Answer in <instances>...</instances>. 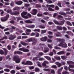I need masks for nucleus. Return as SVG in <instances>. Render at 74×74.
Wrapping results in <instances>:
<instances>
[{
    "instance_id": "obj_5",
    "label": "nucleus",
    "mask_w": 74,
    "mask_h": 74,
    "mask_svg": "<svg viewBox=\"0 0 74 74\" xmlns=\"http://www.w3.org/2000/svg\"><path fill=\"white\" fill-rule=\"evenodd\" d=\"M27 12L23 11V12L21 13V15L22 17L23 18H25V19H28V17L26 15L27 14Z\"/></svg>"
},
{
    "instance_id": "obj_54",
    "label": "nucleus",
    "mask_w": 74,
    "mask_h": 74,
    "mask_svg": "<svg viewBox=\"0 0 74 74\" xmlns=\"http://www.w3.org/2000/svg\"><path fill=\"white\" fill-rule=\"evenodd\" d=\"M56 60H60V57H56L55 58Z\"/></svg>"
},
{
    "instance_id": "obj_42",
    "label": "nucleus",
    "mask_w": 74,
    "mask_h": 74,
    "mask_svg": "<svg viewBox=\"0 0 74 74\" xmlns=\"http://www.w3.org/2000/svg\"><path fill=\"white\" fill-rule=\"evenodd\" d=\"M42 14L39 13L37 14V16L38 17L42 16Z\"/></svg>"
},
{
    "instance_id": "obj_9",
    "label": "nucleus",
    "mask_w": 74,
    "mask_h": 74,
    "mask_svg": "<svg viewBox=\"0 0 74 74\" xmlns=\"http://www.w3.org/2000/svg\"><path fill=\"white\" fill-rule=\"evenodd\" d=\"M37 13V10L36 9H33L32 10V12H31L32 14L34 15H36Z\"/></svg>"
},
{
    "instance_id": "obj_14",
    "label": "nucleus",
    "mask_w": 74,
    "mask_h": 74,
    "mask_svg": "<svg viewBox=\"0 0 74 74\" xmlns=\"http://www.w3.org/2000/svg\"><path fill=\"white\" fill-rule=\"evenodd\" d=\"M26 32L25 33L27 36L28 35H30V32H32V30L31 29H26Z\"/></svg>"
},
{
    "instance_id": "obj_60",
    "label": "nucleus",
    "mask_w": 74,
    "mask_h": 74,
    "mask_svg": "<svg viewBox=\"0 0 74 74\" xmlns=\"http://www.w3.org/2000/svg\"><path fill=\"white\" fill-rule=\"evenodd\" d=\"M3 39V40H4V39H5V40H7V36H5L4 37H3V38H2Z\"/></svg>"
},
{
    "instance_id": "obj_36",
    "label": "nucleus",
    "mask_w": 74,
    "mask_h": 74,
    "mask_svg": "<svg viewBox=\"0 0 74 74\" xmlns=\"http://www.w3.org/2000/svg\"><path fill=\"white\" fill-rule=\"evenodd\" d=\"M13 9L14 11H15L16 10H19V7H16L14 8Z\"/></svg>"
},
{
    "instance_id": "obj_37",
    "label": "nucleus",
    "mask_w": 74,
    "mask_h": 74,
    "mask_svg": "<svg viewBox=\"0 0 74 74\" xmlns=\"http://www.w3.org/2000/svg\"><path fill=\"white\" fill-rule=\"evenodd\" d=\"M48 10L49 11H54L53 9L51 8L50 7H49L48 8Z\"/></svg>"
},
{
    "instance_id": "obj_12",
    "label": "nucleus",
    "mask_w": 74,
    "mask_h": 74,
    "mask_svg": "<svg viewBox=\"0 0 74 74\" xmlns=\"http://www.w3.org/2000/svg\"><path fill=\"white\" fill-rule=\"evenodd\" d=\"M11 14L12 15H19V12L15 11L14 12H12Z\"/></svg>"
},
{
    "instance_id": "obj_40",
    "label": "nucleus",
    "mask_w": 74,
    "mask_h": 74,
    "mask_svg": "<svg viewBox=\"0 0 74 74\" xmlns=\"http://www.w3.org/2000/svg\"><path fill=\"white\" fill-rule=\"evenodd\" d=\"M53 22H54L55 24H56V25H59V23L58 22V21H57L56 20H54Z\"/></svg>"
},
{
    "instance_id": "obj_39",
    "label": "nucleus",
    "mask_w": 74,
    "mask_h": 74,
    "mask_svg": "<svg viewBox=\"0 0 74 74\" xmlns=\"http://www.w3.org/2000/svg\"><path fill=\"white\" fill-rule=\"evenodd\" d=\"M35 71L36 72H39L40 71V69L38 68H36L35 69Z\"/></svg>"
},
{
    "instance_id": "obj_56",
    "label": "nucleus",
    "mask_w": 74,
    "mask_h": 74,
    "mask_svg": "<svg viewBox=\"0 0 74 74\" xmlns=\"http://www.w3.org/2000/svg\"><path fill=\"white\" fill-rule=\"evenodd\" d=\"M39 55H40V56H41L42 55H44V53L42 52H39L38 53Z\"/></svg>"
},
{
    "instance_id": "obj_18",
    "label": "nucleus",
    "mask_w": 74,
    "mask_h": 74,
    "mask_svg": "<svg viewBox=\"0 0 74 74\" xmlns=\"http://www.w3.org/2000/svg\"><path fill=\"white\" fill-rule=\"evenodd\" d=\"M26 65H33V63L31 61H26Z\"/></svg>"
},
{
    "instance_id": "obj_34",
    "label": "nucleus",
    "mask_w": 74,
    "mask_h": 74,
    "mask_svg": "<svg viewBox=\"0 0 74 74\" xmlns=\"http://www.w3.org/2000/svg\"><path fill=\"white\" fill-rule=\"evenodd\" d=\"M0 54L1 55H4V51L0 49Z\"/></svg>"
},
{
    "instance_id": "obj_63",
    "label": "nucleus",
    "mask_w": 74,
    "mask_h": 74,
    "mask_svg": "<svg viewBox=\"0 0 74 74\" xmlns=\"http://www.w3.org/2000/svg\"><path fill=\"white\" fill-rule=\"evenodd\" d=\"M22 64H24V65H26V62L24 61H23L21 62Z\"/></svg>"
},
{
    "instance_id": "obj_44",
    "label": "nucleus",
    "mask_w": 74,
    "mask_h": 74,
    "mask_svg": "<svg viewBox=\"0 0 74 74\" xmlns=\"http://www.w3.org/2000/svg\"><path fill=\"white\" fill-rule=\"evenodd\" d=\"M38 63L37 65L38 66L40 67H41L42 66H41V63L40 62H38Z\"/></svg>"
},
{
    "instance_id": "obj_30",
    "label": "nucleus",
    "mask_w": 74,
    "mask_h": 74,
    "mask_svg": "<svg viewBox=\"0 0 74 74\" xmlns=\"http://www.w3.org/2000/svg\"><path fill=\"white\" fill-rule=\"evenodd\" d=\"M49 51V49L48 48H45V49L44 50V52L45 53H47Z\"/></svg>"
},
{
    "instance_id": "obj_47",
    "label": "nucleus",
    "mask_w": 74,
    "mask_h": 74,
    "mask_svg": "<svg viewBox=\"0 0 74 74\" xmlns=\"http://www.w3.org/2000/svg\"><path fill=\"white\" fill-rule=\"evenodd\" d=\"M66 23L67 24V25H69L70 26H72V24H71V23L70 22L67 21L66 22Z\"/></svg>"
},
{
    "instance_id": "obj_27",
    "label": "nucleus",
    "mask_w": 74,
    "mask_h": 74,
    "mask_svg": "<svg viewBox=\"0 0 74 74\" xmlns=\"http://www.w3.org/2000/svg\"><path fill=\"white\" fill-rule=\"evenodd\" d=\"M64 53V51H61L57 53L58 55H63Z\"/></svg>"
},
{
    "instance_id": "obj_45",
    "label": "nucleus",
    "mask_w": 74,
    "mask_h": 74,
    "mask_svg": "<svg viewBox=\"0 0 74 74\" xmlns=\"http://www.w3.org/2000/svg\"><path fill=\"white\" fill-rule=\"evenodd\" d=\"M49 18V17L48 16H45L43 18V19H45V20H47V19H48Z\"/></svg>"
},
{
    "instance_id": "obj_29",
    "label": "nucleus",
    "mask_w": 74,
    "mask_h": 74,
    "mask_svg": "<svg viewBox=\"0 0 74 74\" xmlns=\"http://www.w3.org/2000/svg\"><path fill=\"white\" fill-rule=\"evenodd\" d=\"M61 59H63V60H65V59H66L67 58V56H61Z\"/></svg>"
},
{
    "instance_id": "obj_15",
    "label": "nucleus",
    "mask_w": 74,
    "mask_h": 74,
    "mask_svg": "<svg viewBox=\"0 0 74 74\" xmlns=\"http://www.w3.org/2000/svg\"><path fill=\"white\" fill-rule=\"evenodd\" d=\"M47 36H45L44 37L41 38H40V40L42 41H46L47 40Z\"/></svg>"
},
{
    "instance_id": "obj_21",
    "label": "nucleus",
    "mask_w": 74,
    "mask_h": 74,
    "mask_svg": "<svg viewBox=\"0 0 74 74\" xmlns=\"http://www.w3.org/2000/svg\"><path fill=\"white\" fill-rule=\"evenodd\" d=\"M5 67L6 68H9V69H11L13 68V66H10L8 64H6L5 65Z\"/></svg>"
},
{
    "instance_id": "obj_55",
    "label": "nucleus",
    "mask_w": 74,
    "mask_h": 74,
    "mask_svg": "<svg viewBox=\"0 0 74 74\" xmlns=\"http://www.w3.org/2000/svg\"><path fill=\"white\" fill-rule=\"evenodd\" d=\"M34 32H40V30L39 29H36L34 30Z\"/></svg>"
},
{
    "instance_id": "obj_53",
    "label": "nucleus",
    "mask_w": 74,
    "mask_h": 74,
    "mask_svg": "<svg viewBox=\"0 0 74 74\" xmlns=\"http://www.w3.org/2000/svg\"><path fill=\"white\" fill-rule=\"evenodd\" d=\"M43 14L45 15H48L49 14V13L47 12H45L43 13Z\"/></svg>"
},
{
    "instance_id": "obj_26",
    "label": "nucleus",
    "mask_w": 74,
    "mask_h": 74,
    "mask_svg": "<svg viewBox=\"0 0 74 74\" xmlns=\"http://www.w3.org/2000/svg\"><path fill=\"white\" fill-rule=\"evenodd\" d=\"M57 28L59 30H63V28L60 26H57Z\"/></svg>"
},
{
    "instance_id": "obj_24",
    "label": "nucleus",
    "mask_w": 74,
    "mask_h": 74,
    "mask_svg": "<svg viewBox=\"0 0 74 74\" xmlns=\"http://www.w3.org/2000/svg\"><path fill=\"white\" fill-rule=\"evenodd\" d=\"M25 22L26 23H32L33 22L31 21L30 20H27L25 21Z\"/></svg>"
},
{
    "instance_id": "obj_17",
    "label": "nucleus",
    "mask_w": 74,
    "mask_h": 74,
    "mask_svg": "<svg viewBox=\"0 0 74 74\" xmlns=\"http://www.w3.org/2000/svg\"><path fill=\"white\" fill-rule=\"evenodd\" d=\"M1 20L2 22H5L7 21V17H2L1 18Z\"/></svg>"
},
{
    "instance_id": "obj_28",
    "label": "nucleus",
    "mask_w": 74,
    "mask_h": 74,
    "mask_svg": "<svg viewBox=\"0 0 74 74\" xmlns=\"http://www.w3.org/2000/svg\"><path fill=\"white\" fill-rule=\"evenodd\" d=\"M3 49L4 50L5 52V55H6L7 54V53H8V50H7L5 48H3Z\"/></svg>"
},
{
    "instance_id": "obj_13",
    "label": "nucleus",
    "mask_w": 74,
    "mask_h": 74,
    "mask_svg": "<svg viewBox=\"0 0 74 74\" xmlns=\"http://www.w3.org/2000/svg\"><path fill=\"white\" fill-rule=\"evenodd\" d=\"M55 37H62V34L59 32H58L57 33L54 34Z\"/></svg>"
},
{
    "instance_id": "obj_62",
    "label": "nucleus",
    "mask_w": 74,
    "mask_h": 74,
    "mask_svg": "<svg viewBox=\"0 0 74 74\" xmlns=\"http://www.w3.org/2000/svg\"><path fill=\"white\" fill-rule=\"evenodd\" d=\"M69 67L70 68H74V65H69Z\"/></svg>"
},
{
    "instance_id": "obj_43",
    "label": "nucleus",
    "mask_w": 74,
    "mask_h": 74,
    "mask_svg": "<svg viewBox=\"0 0 74 74\" xmlns=\"http://www.w3.org/2000/svg\"><path fill=\"white\" fill-rule=\"evenodd\" d=\"M4 71L6 72H10V70L8 69H4Z\"/></svg>"
},
{
    "instance_id": "obj_59",
    "label": "nucleus",
    "mask_w": 74,
    "mask_h": 74,
    "mask_svg": "<svg viewBox=\"0 0 74 74\" xmlns=\"http://www.w3.org/2000/svg\"><path fill=\"white\" fill-rule=\"evenodd\" d=\"M29 70H33V69H34V67L33 66H32L31 67H29Z\"/></svg>"
},
{
    "instance_id": "obj_58",
    "label": "nucleus",
    "mask_w": 74,
    "mask_h": 74,
    "mask_svg": "<svg viewBox=\"0 0 74 74\" xmlns=\"http://www.w3.org/2000/svg\"><path fill=\"white\" fill-rule=\"evenodd\" d=\"M54 49H61L59 47L57 46H55L54 47Z\"/></svg>"
},
{
    "instance_id": "obj_4",
    "label": "nucleus",
    "mask_w": 74,
    "mask_h": 74,
    "mask_svg": "<svg viewBox=\"0 0 74 74\" xmlns=\"http://www.w3.org/2000/svg\"><path fill=\"white\" fill-rule=\"evenodd\" d=\"M58 46L62 47L63 48H67V45L64 41L61 42L60 44H58Z\"/></svg>"
},
{
    "instance_id": "obj_61",
    "label": "nucleus",
    "mask_w": 74,
    "mask_h": 74,
    "mask_svg": "<svg viewBox=\"0 0 74 74\" xmlns=\"http://www.w3.org/2000/svg\"><path fill=\"white\" fill-rule=\"evenodd\" d=\"M55 9L56 10H59V8L57 6H56L55 7Z\"/></svg>"
},
{
    "instance_id": "obj_41",
    "label": "nucleus",
    "mask_w": 74,
    "mask_h": 74,
    "mask_svg": "<svg viewBox=\"0 0 74 74\" xmlns=\"http://www.w3.org/2000/svg\"><path fill=\"white\" fill-rule=\"evenodd\" d=\"M11 74H14L15 73V70H13L10 71Z\"/></svg>"
},
{
    "instance_id": "obj_25",
    "label": "nucleus",
    "mask_w": 74,
    "mask_h": 74,
    "mask_svg": "<svg viewBox=\"0 0 74 74\" xmlns=\"http://www.w3.org/2000/svg\"><path fill=\"white\" fill-rule=\"evenodd\" d=\"M56 64V65H58V67H60L61 66H62V64H61V63L58 62H57L55 63Z\"/></svg>"
},
{
    "instance_id": "obj_46",
    "label": "nucleus",
    "mask_w": 74,
    "mask_h": 74,
    "mask_svg": "<svg viewBox=\"0 0 74 74\" xmlns=\"http://www.w3.org/2000/svg\"><path fill=\"white\" fill-rule=\"evenodd\" d=\"M7 48L8 49V50H11V46L10 45H8L7 46Z\"/></svg>"
},
{
    "instance_id": "obj_6",
    "label": "nucleus",
    "mask_w": 74,
    "mask_h": 74,
    "mask_svg": "<svg viewBox=\"0 0 74 74\" xmlns=\"http://www.w3.org/2000/svg\"><path fill=\"white\" fill-rule=\"evenodd\" d=\"M49 62L48 61H45L44 62L42 63V66L43 67H45V68H48L49 67V66L48 65H47L46 64H49Z\"/></svg>"
},
{
    "instance_id": "obj_20",
    "label": "nucleus",
    "mask_w": 74,
    "mask_h": 74,
    "mask_svg": "<svg viewBox=\"0 0 74 74\" xmlns=\"http://www.w3.org/2000/svg\"><path fill=\"white\" fill-rule=\"evenodd\" d=\"M63 69V67H61L60 69H58V74H61L60 72H62V70Z\"/></svg>"
},
{
    "instance_id": "obj_57",
    "label": "nucleus",
    "mask_w": 74,
    "mask_h": 74,
    "mask_svg": "<svg viewBox=\"0 0 74 74\" xmlns=\"http://www.w3.org/2000/svg\"><path fill=\"white\" fill-rule=\"evenodd\" d=\"M6 12L8 13H10L12 12V10H8L6 11Z\"/></svg>"
},
{
    "instance_id": "obj_8",
    "label": "nucleus",
    "mask_w": 74,
    "mask_h": 74,
    "mask_svg": "<svg viewBox=\"0 0 74 74\" xmlns=\"http://www.w3.org/2000/svg\"><path fill=\"white\" fill-rule=\"evenodd\" d=\"M15 38H16V36L15 35L11 34L10 36L9 39L10 40H12L15 39Z\"/></svg>"
},
{
    "instance_id": "obj_11",
    "label": "nucleus",
    "mask_w": 74,
    "mask_h": 74,
    "mask_svg": "<svg viewBox=\"0 0 74 74\" xmlns=\"http://www.w3.org/2000/svg\"><path fill=\"white\" fill-rule=\"evenodd\" d=\"M23 1H17L16 3L15 4L18 5H21L22 4H23Z\"/></svg>"
},
{
    "instance_id": "obj_52",
    "label": "nucleus",
    "mask_w": 74,
    "mask_h": 74,
    "mask_svg": "<svg viewBox=\"0 0 74 74\" xmlns=\"http://www.w3.org/2000/svg\"><path fill=\"white\" fill-rule=\"evenodd\" d=\"M10 5L12 7H14V2L12 1L10 3Z\"/></svg>"
},
{
    "instance_id": "obj_64",
    "label": "nucleus",
    "mask_w": 74,
    "mask_h": 74,
    "mask_svg": "<svg viewBox=\"0 0 74 74\" xmlns=\"http://www.w3.org/2000/svg\"><path fill=\"white\" fill-rule=\"evenodd\" d=\"M51 73H52L53 74H55V71L54 70L52 69L51 71Z\"/></svg>"
},
{
    "instance_id": "obj_2",
    "label": "nucleus",
    "mask_w": 74,
    "mask_h": 74,
    "mask_svg": "<svg viewBox=\"0 0 74 74\" xmlns=\"http://www.w3.org/2000/svg\"><path fill=\"white\" fill-rule=\"evenodd\" d=\"M13 61H15L16 63H19L21 62V59L18 56H15L13 58Z\"/></svg>"
},
{
    "instance_id": "obj_7",
    "label": "nucleus",
    "mask_w": 74,
    "mask_h": 74,
    "mask_svg": "<svg viewBox=\"0 0 74 74\" xmlns=\"http://www.w3.org/2000/svg\"><path fill=\"white\" fill-rule=\"evenodd\" d=\"M19 51H23L24 52H27L29 51V50L25 48V47H23L22 48H20L18 49Z\"/></svg>"
},
{
    "instance_id": "obj_33",
    "label": "nucleus",
    "mask_w": 74,
    "mask_h": 74,
    "mask_svg": "<svg viewBox=\"0 0 74 74\" xmlns=\"http://www.w3.org/2000/svg\"><path fill=\"white\" fill-rule=\"evenodd\" d=\"M33 61H35V60H39V58L38 57H35L33 58Z\"/></svg>"
},
{
    "instance_id": "obj_49",
    "label": "nucleus",
    "mask_w": 74,
    "mask_h": 74,
    "mask_svg": "<svg viewBox=\"0 0 74 74\" xmlns=\"http://www.w3.org/2000/svg\"><path fill=\"white\" fill-rule=\"evenodd\" d=\"M47 31L46 30H41V34H44V33H46Z\"/></svg>"
},
{
    "instance_id": "obj_35",
    "label": "nucleus",
    "mask_w": 74,
    "mask_h": 74,
    "mask_svg": "<svg viewBox=\"0 0 74 74\" xmlns=\"http://www.w3.org/2000/svg\"><path fill=\"white\" fill-rule=\"evenodd\" d=\"M59 14L64 16L66 15V14L65 13L63 12H59Z\"/></svg>"
},
{
    "instance_id": "obj_10",
    "label": "nucleus",
    "mask_w": 74,
    "mask_h": 74,
    "mask_svg": "<svg viewBox=\"0 0 74 74\" xmlns=\"http://www.w3.org/2000/svg\"><path fill=\"white\" fill-rule=\"evenodd\" d=\"M14 55H16V54H18V55H22L23 53L19 51H15L14 52Z\"/></svg>"
},
{
    "instance_id": "obj_16",
    "label": "nucleus",
    "mask_w": 74,
    "mask_h": 74,
    "mask_svg": "<svg viewBox=\"0 0 74 74\" xmlns=\"http://www.w3.org/2000/svg\"><path fill=\"white\" fill-rule=\"evenodd\" d=\"M56 40L57 41H58V42H63V41H65V40H64V39H61L60 38H57Z\"/></svg>"
},
{
    "instance_id": "obj_50",
    "label": "nucleus",
    "mask_w": 74,
    "mask_h": 74,
    "mask_svg": "<svg viewBox=\"0 0 74 74\" xmlns=\"http://www.w3.org/2000/svg\"><path fill=\"white\" fill-rule=\"evenodd\" d=\"M51 68H53V69H57V66H56V65H53L51 66Z\"/></svg>"
},
{
    "instance_id": "obj_19",
    "label": "nucleus",
    "mask_w": 74,
    "mask_h": 74,
    "mask_svg": "<svg viewBox=\"0 0 74 74\" xmlns=\"http://www.w3.org/2000/svg\"><path fill=\"white\" fill-rule=\"evenodd\" d=\"M27 27L30 29H33L35 27V25H31L27 26Z\"/></svg>"
},
{
    "instance_id": "obj_48",
    "label": "nucleus",
    "mask_w": 74,
    "mask_h": 74,
    "mask_svg": "<svg viewBox=\"0 0 74 74\" xmlns=\"http://www.w3.org/2000/svg\"><path fill=\"white\" fill-rule=\"evenodd\" d=\"M22 45H24L25 46V45H28V44L27 43H26L23 42L21 43Z\"/></svg>"
},
{
    "instance_id": "obj_22",
    "label": "nucleus",
    "mask_w": 74,
    "mask_h": 74,
    "mask_svg": "<svg viewBox=\"0 0 74 74\" xmlns=\"http://www.w3.org/2000/svg\"><path fill=\"white\" fill-rule=\"evenodd\" d=\"M67 63L68 64H72L74 65V62L71 61H67Z\"/></svg>"
},
{
    "instance_id": "obj_1",
    "label": "nucleus",
    "mask_w": 74,
    "mask_h": 74,
    "mask_svg": "<svg viewBox=\"0 0 74 74\" xmlns=\"http://www.w3.org/2000/svg\"><path fill=\"white\" fill-rule=\"evenodd\" d=\"M31 41H32L33 42L32 43V45H36L37 43V40L35 38H30L29 39L26 40H25V42H30Z\"/></svg>"
},
{
    "instance_id": "obj_3",
    "label": "nucleus",
    "mask_w": 74,
    "mask_h": 74,
    "mask_svg": "<svg viewBox=\"0 0 74 74\" xmlns=\"http://www.w3.org/2000/svg\"><path fill=\"white\" fill-rule=\"evenodd\" d=\"M63 16L60 15H58V19H59L60 20H63L62 21H60V23H59V25H63L64 23V22H66V21L64 20H62V19L60 18H63Z\"/></svg>"
},
{
    "instance_id": "obj_31",
    "label": "nucleus",
    "mask_w": 74,
    "mask_h": 74,
    "mask_svg": "<svg viewBox=\"0 0 74 74\" xmlns=\"http://www.w3.org/2000/svg\"><path fill=\"white\" fill-rule=\"evenodd\" d=\"M44 57L45 58L47 59V60H51V58L49 56H45Z\"/></svg>"
},
{
    "instance_id": "obj_32",
    "label": "nucleus",
    "mask_w": 74,
    "mask_h": 74,
    "mask_svg": "<svg viewBox=\"0 0 74 74\" xmlns=\"http://www.w3.org/2000/svg\"><path fill=\"white\" fill-rule=\"evenodd\" d=\"M66 33L67 34H69V35H71V36H73V34L70 31H68L66 32Z\"/></svg>"
},
{
    "instance_id": "obj_23",
    "label": "nucleus",
    "mask_w": 74,
    "mask_h": 74,
    "mask_svg": "<svg viewBox=\"0 0 74 74\" xmlns=\"http://www.w3.org/2000/svg\"><path fill=\"white\" fill-rule=\"evenodd\" d=\"M39 27L40 29H45V27L44 25H40L38 26Z\"/></svg>"
},
{
    "instance_id": "obj_38",
    "label": "nucleus",
    "mask_w": 74,
    "mask_h": 74,
    "mask_svg": "<svg viewBox=\"0 0 74 74\" xmlns=\"http://www.w3.org/2000/svg\"><path fill=\"white\" fill-rule=\"evenodd\" d=\"M35 35L36 36V37H38L40 36V34L38 32H36L35 34Z\"/></svg>"
},
{
    "instance_id": "obj_51",
    "label": "nucleus",
    "mask_w": 74,
    "mask_h": 74,
    "mask_svg": "<svg viewBox=\"0 0 74 74\" xmlns=\"http://www.w3.org/2000/svg\"><path fill=\"white\" fill-rule=\"evenodd\" d=\"M44 71H48V72H50V70L49 69H43Z\"/></svg>"
}]
</instances>
